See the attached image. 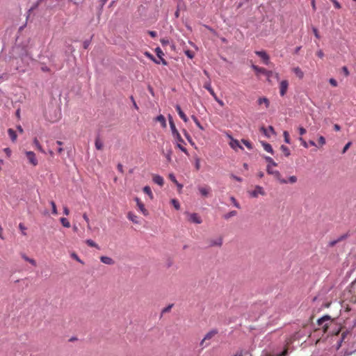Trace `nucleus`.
<instances>
[{
  "label": "nucleus",
  "instance_id": "nucleus-1",
  "mask_svg": "<svg viewBox=\"0 0 356 356\" xmlns=\"http://www.w3.org/2000/svg\"><path fill=\"white\" fill-rule=\"evenodd\" d=\"M218 330L216 329H213L208 332L203 339L201 341L200 345L202 348L207 347L209 345V343H207V341L211 339L214 336H216L218 334Z\"/></svg>",
  "mask_w": 356,
  "mask_h": 356
},
{
  "label": "nucleus",
  "instance_id": "nucleus-2",
  "mask_svg": "<svg viewBox=\"0 0 356 356\" xmlns=\"http://www.w3.org/2000/svg\"><path fill=\"white\" fill-rule=\"evenodd\" d=\"M169 124L172 131V134L175 138L177 140V141H182V138L180 134L179 133L178 130L177 129L171 116H169Z\"/></svg>",
  "mask_w": 356,
  "mask_h": 356
},
{
  "label": "nucleus",
  "instance_id": "nucleus-3",
  "mask_svg": "<svg viewBox=\"0 0 356 356\" xmlns=\"http://www.w3.org/2000/svg\"><path fill=\"white\" fill-rule=\"evenodd\" d=\"M266 170L269 175H274L280 181L281 184H287V181L286 179L281 178V175L280 172L277 170H274L271 165H268Z\"/></svg>",
  "mask_w": 356,
  "mask_h": 356
},
{
  "label": "nucleus",
  "instance_id": "nucleus-4",
  "mask_svg": "<svg viewBox=\"0 0 356 356\" xmlns=\"http://www.w3.org/2000/svg\"><path fill=\"white\" fill-rule=\"evenodd\" d=\"M27 159L29 163L33 166H36L38 164V161L36 158L35 154L32 151H26L25 152Z\"/></svg>",
  "mask_w": 356,
  "mask_h": 356
},
{
  "label": "nucleus",
  "instance_id": "nucleus-5",
  "mask_svg": "<svg viewBox=\"0 0 356 356\" xmlns=\"http://www.w3.org/2000/svg\"><path fill=\"white\" fill-rule=\"evenodd\" d=\"M289 88V82L287 80H283L280 83V94L282 97H284L287 92Z\"/></svg>",
  "mask_w": 356,
  "mask_h": 356
},
{
  "label": "nucleus",
  "instance_id": "nucleus-6",
  "mask_svg": "<svg viewBox=\"0 0 356 356\" xmlns=\"http://www.w3.org/2000/svg\"><path fill=\"white\" fill-rule=\"evenodd\" d=\"M330 316H329L327 315H325V316H323L322 318H319L318 320V325H321L322 326L324 332H327V330L328 329L327 323H325L324 324V323L325 321H330Z\"/></svg>",
  "mask_w": 356,
  "mask_h": 356
},
{
  "label": "nucleus",
  "instance_id": "nucleus-7",
  "mask_svg": "<svg viewBox=\"0 0 356 356\" xmlns=\"http://www.w3.org/2000/svg\"><path fill=\"white\" fill-rule=\"evenodd\" d=\"M259 195H265L266 193L261 186H256L254 190L250 192V195L253 197H257Z\"/></svg>",
  "mask_w": 356,
  "mask_h": 356
},
{
  "label": "nucleus",
  "instance_id": "nucleus-8",
  "mask_svg": "<svg viewBox=\"0 0 356 356\" xmlns=\"http://www.w3.org/2000/svg\"><path fill=\"white\" fill-rule=\"evenodd\" d=\"M187 215L188 216V220L191 222L196 223V224H200L202 223V220L201 218L198 216L197 213H187Z\"/></svg>",
  "mask_w": 356,
  "mask_h": 356
},
{
  "label": "nucleus",
  "instance_id": "nucleus-9",
  "mask_svg": "<svg viewBox=\"0 0 356 356\" xmlns=\"http://www.w3.org/2000/svg\"><path fill=\"white\" fill-rule=\"evenodd\" d=\"M135 201L136 202V205L138 207V210L144 215L147 216L148 211L145 209L144 204L140 201L138 197L135 198Z\"/></svg>",
  "mask_w": 356,
  "mask_h": 356
},
{
  "label": "nucleus",
  "instance_id": "nucleus-10",
  "mask_svg": "<svg viewBox=\"0 0 356 356\" xmlns=\"http://www.w3.org/2000/svg\"><path fill=\"white\" fill-rule=\"evenodd\" d=\"M255 54L259 56L264 61V63L266 65H268L269 61V56L267 54V53L264 51H256Z\"/></svg>",
  "mask_w": 356,
  "mask_h": 356
},
{
  "label": "nucleus",
  "instance_id": "nucleus-11",
  "mask_svg": "<svg viewBox=\"0 0 356 356\" xmlns=\"http://www.w3.org/2000/svg\"><path fill=\"white\" fill-rule=\"evenodd\" d=\"M198 191L202 197H206L209 195L211 192V188L208 186H200L198 187Z\"/></svg>",
  "mask_w": 356,
  "mask_h": 356
},
{
  "label": "nucleus",
  "instance_id": "nucleus-12",
  "mask_svg": "<svg viewBox=\"0 0 356 356\" xmlns=\"http://www.w3.org/2000/svg\"><path fill=\"white\" fill-rule=\"evenodd\" d=\"M152 180L155 184L159 185L160 186H163L164 184L163 178L159 175H154L152 177Z\"/></svg>",
  "mask_w": 356,
  "mask_h": 356
},
{
  "label": "nucleus",
  "instance_id": "nucleus-13",
  "mask_svg": "<svg viewBox=\"0 0 356 356\" xmlns=\"http://www.w3.org/2000/svg\"><path fill=\"white\" fill-rule=\"evenodd\" d=\"M176 111H177L179 117L185 122H187L188 121V118L186 115V114L182 111L179 105H176L175 106Z\"/></svg>",
  "mask_w": 356,
  "mask_h": 356
},
{
  "label": "nucleus",
  "instance_id": "nucleus-14",
  "mask_svg": "<svg viewBox=\"0 0 356 356\" xmlns=\"http://www.w3.org/2000/svg\"><path fill=\"white\" fill-rule=\"evenodd\" d=\"M100 261L102 263H104L105 264H108V265H113L115 263L114 260L112 258L107 257V256L100 257Z\"/></svg>",
  "mask_w": 356,
  "mask_h": 356
},
{
  "label": "nucleus",
  "instance_id": "nucleus-15",
  "mask_svg": "<svg viewBox=\"0 0 356 356\" xmlns=\"http://www.w3.org/2000/svg\"><path fill=\"white\" fill-rule=\"evenodd\" d=\"M127 218L129 220L132 221L135 224H138L139 221L138 220V216L135 215L133 212L129 211L127 213Z\"/></svg>",
  "mask_w": 356,
  "mask_h": 356
},
{
  "label": "nucleus",
  "instance_id": "nucleus-16",
  "mask_svg": "<svg viewBox=\"0 0 356 356\" xmlns=\"http://www.w3.org/2000/svg\"><path fill=\"white\" fill-rule=\"evenodd\" d=\"M257 103L259 105L264 104L265 107L268 108L270 105V102L268 98L266 97H260L257 100Z\"/></svg>",
  "mask_w": 356,
  "mask_h": 356
},
{
  "label": "nucleus",
  "instance_id": "nucleus-17",
  "mask_svg": "<svg viewBox=\"0 0 356 356\" xmlns=\"http://www.w3.org/2000/svg\"><path fill=\"white\" fill-rule=\"evenodd\" d=\"M229 145L234 149H236V147H238L241 149H243V147L241 145H240L238 140L236 139L232 138V140L229 143Z\"/></svg>",
  "mask_w": 356,
  "mask_h": 356
},
{
  "label": "nucleus",
  "instance_id": "nucleus-18",
  "mask_svg": "<svg viewBox=\"0 0 356 356\" xmlns=\"http://www.w3.org/2000/svg\"><path fill=\"white\" fill-rule=\"evenodd\" d=\"M155 120L156 122H159L161 123L162 127L163 128H165L167 124H166V121H165V117L163 115H158L156 118H155Z\"/></svg>",
  "mask_w": 356,
  "mask_h": 356
},
{
  "label": "nucleus",
  "instance_id": "nucleus-19",
  "mask_svg": "<svg viewBox=\"0 0 356 356\" xmlns=\"http://www.w3.org/2000/svg\"><path fill=\"white\" fill-rule=\"evenodd\" d=\"M204 87L209 92V93L212 95L213 97H216V94L214 92L213 89L212 88L210 82L205 83Z\"/></svg>",
  "mask_w": 356,
  "mask_h": 356
},
{
  "label": "nucleus",
  "instance_id": "nucleus-20",
  "mask_svg": "<svg viewBox=\"0 0 356 356\" xmlns=\"http://www.w3.org/2000/svg\"><path fill=\"white\" fill-rule=\"evenodd\" d=\"M261 131L264 133V134L265 136H266L267 137H269V134H268V132L270 131L272 134H275V130H274V128L272 127V126H269L268 127V129H266L265 127H261Z\"/></svg>",
  "mask_w": 356,
  "mask_h": 356
},
{
  "label": "nucleus",
  "instance_id": "nucleus-21",
  "mask_svg": "<svg viewBox=\"0 0 356 356\" xmlns=\"http://www.w3.org/2000/svg\"><path fill=\"white\" fill-rule=\"evenodd\" d=\"M252 68L255 71L256 74L258 75L259 74H263L266 72V69L263 67H260L257 65H252Z\"/></svg>",
  "mask_w": 356,
  "mask_h": 356
},
{
  "label": "nucleus",
  "instance_id": "nucleus-22",
  "mask_svg": "<svg viewBox=\"0 0 356 356\" xmlns=\"http://www.w3.org/2000/svg\"><path fill=\"white\" fill-rule=\"evenodd\" d=\"M293 72L295 73V74L299 78V79H302L303 76H304V73L301 70V69L299 67H296L295 68L293 69Z\"/></svg>",
  "mask_w": 356,
  "mask_h": 356
},
{
  "label": "nucleus",
  "instance_id": "nucleus-23",
  "mask_svg": "<svg viewBox=\"0 0 356 356\" xmlns=\"http://www.w3.org/2000/svg\"><path fill=\"white\" fill-rule=\"evenodd\" d=\"M95 147L99 150H102L103 149V147H104L103 142L101 140V139L99 137L95 139Z\"/></svg>",
  "mask_w": 356,
  "mask_h": 356
},
{
  "label": "nucleus",
  "instance_id": "nucleus-24",
  "mask_svg": "<svg viewBox=\"0 0 356 356\" xmlns=\"http://www.w3.org/2000/svg\"><path fill=\"white\" fill-rule=\"evenodd\" d=\"M262 146L266 152H268L272 154H273V149L272 148V146L269 143L262 142Z\"/></svg>",
  "mask_w": 356,
  "mask_h": 356
},
{
  "label": "nucleus",
  "instance_id": "nucleus-25",
  "mask_svg": "<svg viewBox=\"0 0 356 356\" xmlns=\"http://www.w3.org/2000/svg\"><path fill=\"white\" fill-rule=\"evenodd\" d=\"M8 134L12 141L15 142L17 140L16 132L13 129H8Z\"/></svg>",
  "mask_w": 356,
  "mask_h": 356
},
{
  "label": "nucleus",
  "instance_id": "nucleus-26",
  "mask_svg": "<svg viewBox=\"0 0 356 356\" xmlns=\"http://www.w3.org/2000/svg\"><path fill=\"white\" fill-rule=\"evenodd\" d=\"M143 192H144L145 193H146V194L149 197V198H150L151 200H152V199L154 198L153 193H152V192L151 188H150V187H149V186H145V187L143 188Z\"/></svg>",
  "mask_w": 356,
  "mask_h": 356
},
{
  "label": "nucleus",
  "instance_id": "nucleus-27",
  "mask_svg": "<svg viewBox=\"0 0 356 356\" xmlns=\"http://www.w3.org/2000/svg\"><path fill=\"white\" fill-rule=\"evenodd\" d=\"M60 221L64 227H66V228L70 227V223L66 218H61L60 219Z\"/></svg>",
  "mask_w": 356,
  "mask_h": 356
},
{
  "label": "nucleus",
  "instance_id": "nucleus-28",
  "mask_svg": "<svg viewBox=\"0 0 356 356\" xmlns=\"http://www.w3.org/2000/svg\"><path fill=\"white\" fill-rule=\"evenodd\" d=\"M222 244V239L221 238H218L217 240L216 241H213L211 242V246H221Z\"/></svg>",
  "mask_w": 356,
  "mask_h": 356
},
{
  "label": "nucleus",
  "instance_id": "nucleus-29",
  "mask_svg": "<svg viewBox=\"0 0 356 356\" xmlns=\"http://www.w3.org/2000/svg\"><path fill=\"white\" fill-rule=\"evenodd\" d=\"M33 143L34 145H35V147H37V149L40 152H42L44 153V149H42V146L40 145L38 140L35 138L34 140H33Z\"/></svg>",
  "mask_w": 356,
  "mask_h": 356
},
{
  "label": "nucleus",
  "instance_id": "nucleus-30",
  "mask_svg": "<svg viewBox=\"0 0 356 356\" xmlns=\"http://www.w3.org/2000/svg\"><path fill=\"white\" fill-rule=\"evenodd\" d=\"M280 148H281L282 152L284 153V154L286 156H289L290 155V154H291L290 150L286 146L282 145Z\"/></svg>",
  "mask_w": 356,
  "mask_h": 356
},
{
  "label": "nucleus",
  "instance_id": "nucleus-31",
  "mask_svg": "<svg viewBox=\"0 0 356 356\" xmlns=\"http://www.w3.org/2000/svg\"><path fill=\"white\" fill-rule=\"evenodd\" d=\"M178 143H177V147L181 149L183 152H184L185 154H188V151L187 149L182 146V145L181 143H184V140L182 139V141H177Z\"/></svg>",
  "mask_w": 356,
  "mask_h": 356
},
{
  "label": "nucleus",
  "instance_id": "nucleus-32",
  "mask_svg": "<svg viewBox=\"0 0 356 356\" xmlns=\"http://www.w3.org/2000/svg\"><path fill=\"white\" fill-rule=\"evenodd\" d=\"M265 160L268 163V165L271 166H277V163L270 156H266Z\"/></svg>",
  "mask_w": 356,
  "mask_h": 356
},
{
  "label": "nucleus",
  "instance_id": "nucleus-33",
  "mask_svg": "<svg viewBox=\"0 0 356 356\" xmlns=\"http://www.w3.org/2000/svg\"><path fill=\"white\" fill-rule=\"evenodd\" d=\"M237 214V212L236 211H232L224 215V218L229 219L233 216H235Z\"/></svg>",
  "mask_w": 356,
  "mask_h": 356
},
{
  "label": "nucleus",
  "instance_id": "nucleus-34",
  "mask_svg": "<svg viewBox=\"0 0 356 356\" xmlns=\"http://www.w3.org/2000/svg\"><path fill=\"white\" fill-rule=\"evenodd\" d=\"M345 237L343 236H341L340 238H339L337 240H334V241H330L329 243V246L330 247H334L337 243H339V241H341V240H343Z\"/></svg>",
  "mask_w": 356,
  "mask_h": 356
},
{
  "label": "nucleus",
  "instance_id": "nucleus-35",
  "mask_svg": "<svg viewBox=\"0 0 356 356\" xmlns=\"http://www.w3.org/2000/svg\"><path fill=\"white\" fill-rule=\"evenodd\" d=\"M274 74V72L270 70H266V72L264 73V75L267 77V80L270 82V78L273 77Z\"/></svg>",
  "mask_w": 356,
  "mask_h": 356
},
{
  "label": "nucleus",
  "instance_id": "nucleus-36",
  "mask_svg": "<svg viewBox=\"0 0 356 356\" xmlns=\"http://www.w3.org/2000/svg\"><path fill=\"white\" fill-rule=\"evenodd\" d=\"M50 204H51V209H52V213L54 215H57L58 211H57V208H56V205L55 202L54 201H51Z\"/></svg>",
  "mask_w": 356,
  "mask_h": 356
},
{
  "label": "nucleus",
  "instance_id": "nucleus-37",
  "mask_svg": "<svg viewBox=\"0 0 356 356\" xmlns=\"http://www.w3.org/2000/svg\"><path fill=\"white\" fill-rule=\"evenodd\" d=\"M83 218L85 220V221L87 223V228L88 230H90L91 229V227H90V220L87 216V214L85 213L83 214Z\"/></svg>",
  "mask_w": 356,
  "mask_h": 356
},
{
  "label": "nucleus",
  "instance_id": "nucleus-38",
  "mask_svg": "<svg viewBox=\"0 0 356 356\" xmlns=\"http://www.w3.org/2000/svg\"><path fill=\"white\" fill-rule=\"evenodd\" d=\"M241 141L248 149H252L253 148L252 145L250 141L244 139H243Z\"/></svg>",
  "mask_w": 356,
  "mask_h": 356
},
{
  "label": "nucleus",
  "instance_id": "nucleus-39",
  "mask_svg": "<svg viewBox=\"0 0 356 356\" xmlns=\"http://www.w3.org/2000/svg\"><path fill=\"white\" fill-rule=\"evenodd\" d=\"M283 135H284L285 143H286L288 144H290L291 143V140H290L289 134L288 131H284V133H283Z\"/></svg>",
  "mask_w": 356,
  "mask_h": 356
},
{
  "label": "nucleus",
  "instance_id": "nucleus-40",
  "mask_svg": "<svg viewBox=\"0 0 356 356\" xmlns=\"http://www.w3.org/2000/svg\"><path fill=\"white\" fill-rule=\"evenodd\" d=\"M171 203L177 210H179L180 209V204L178 200L172 199L171 200Z\"/></svg>",
  "mask_w": 356,
  "mask_h": 356
},
{
  "label": "nucleus",
  "instance_id": "nucleus-41",
  "mask_svg": "<svg viewBox=\"0 0 356 356\" xmlns=\"http://www.w3.org/2000/svg\"><path fill=\"white\" fill-rule=\"evenodd\" d=\"M86 243L90 247H92V248H97V243L95 241H93L92 240H91V239L86 240Z\"/></svg>",
  "mask_w": 356,
  "mask_h": 356
},
{
  "label": "nucleus",
  "instance_id": "nucleus-42",
  "mask_svg": "<svg viewBox=\"0 0 356 356\" xmlns=\"http://www.w3.org/2000/svg\"><path fill=\"white\" fill-rule=\"evenodd\" d=\"M298 179H297V177L296 176H291L289 177V179L286 180L287 181V183L289 182L291 184H294L297 181Z\"/></svg>",
  "mask_w": 356,
  "mask_h": 356
},
{
  "label": "nucleus",
  "instance_id": "nucleus-43",
  "mask_svg": "<svg viewBox=\"0 0 356 356\" xmlns=\"http://www.w3.org/2000/svg\"><path fill=\"white\" fill-rule=\"evenodd\" d=\"M71 257L74 259L76 261H77L78 262L83 264V261L79 257V256L76 254V253H72L71 254Z\"/></svg>",
  "mask_w": 356,
  "mask_h": 356
},
{
  "label": "nucleus",
  "instance_id": "nucleus-44",
  "mask_svg": "<svg viewBox=\"0 0 356 356\" xmlns=\"http://www.w3.org/2000/svg\"><path fill=\"white\" fill-rule=\"evenodd\" d=\"M230 200L236 208H240V205L234 197H231Z\"/></svg>",
  "mask_w": 356,
  "mask_h": 356
},
{
  "label": "nucleus",
  "instance_id": "nucleus-45",
  "mask_svg": "<svg viewBox=\"0 0 356 356\" xmlns=\"http://www.w3.org/2000/svg\"><path fill=\"white\" fill-rule=\"evenodd\" d=\"M169 179L173 182L175 183V184H177V180L175 177V176L174 175V174L172 173H170L168 176Z\"/></svg>",
  "mask_w": 356,
  "mask_h": 356
},
{
  "label": "nucleus",
  "instance_id": "nucleus-46",
  "mask_svg": "<svg viewBox=\"0 0 356 356\" xmlns=\"http://www.w3.org/2000/svg\"><path fill=\"white\" fill-rule=\"evenodd\" d=\"M318 143L321 145V146H323L325 144V138L321 136L319 138H318Z\"/></svg>",
  "mask_w": 356,
  "mask_h": 356
},
{
  "label": "nucleus",
  "instance_id": "nucleus-47",
  "mask_svg": "<svg viewBox=\"0 0 356 356\" xmlns=\"http://www.w3.org/2000/svg\"><path fill=\"white\" fill-rule=\"evenodd\" d=\"M155 51L158 57L161 58L162 56L163 55L162 50L159 47H157Z\"/></svg>",
  "mask_w": 356,
  "mask_h": 356
},
{
  "label": "nucleus",
  "instance_id": "nucleus-48",
  "mask_svg": "<svg viewBox=\"0 0 356 356\" xmlns=\"http://www.w3.org/2000/svg\"><path fill=\"white\" fill-rule=\"evenodd\" d=\"M352 143L351 142H348L345 146L342 149V154H344L346 152V151L348 149V148L350 147Z\"/></svg>",
  "mask_w": 356,
  "mask_h": 356
},
{
  "label": "nucleus",
  "instance_id": "nucleus-49",
  "mask_svg": "<svg viewBox=\"0 0 356 356\" xmlns=\"http://www.w3.org/2000/svg\"><path fill=\"white\" fill-rule=\"evenodd\" d=\"M19 228L22 230L23 235H24V236L26 235V233L25 232L26 227H24V225L22 223H19Z\"/></svg>",
  "mask_w": 356,
  "mask_h": 356
},
{
  "label": "nucleus",
  "instance_id": "nucleus-50",
  "mask_svg": "<svg viewBox=\"0 0 356 356\" xmlns=\"http://www.w3.org/2000/svg\"><path fill=\"white\" fill-rule=\"evenodd\" d=\"M329 82L332 86H334V87L337 86V81L334 79H333V78L330 79Z\"/></svg>",
  "mask_w": 356,
  "mask_h": 356
},
{
  "label": "nucleus",
  "instance_id": "nucleus-51",
  "mask_svg": "<svg viewBox=\"0 0 356 356\" xmlns=\"http://www.w3.org/2000/svg\"><path fill=\"white\" fill-rule=\"evenodd\" d=\"M312 30H313V32H314V34L315 37L316 38L319 39L320 38V35L318 33V29L316 28H315V27H313Z\"/></svg>",
  "mask_w": 356,
  "mask_h": 356
},
{
  "label": "nucleus",
  "instance_id": "nucleus-52",
  "mask_svg": "<svg viewBox=\"0 0 356 356\" xmlns=\"http://www.w3.org/2000/svg\"><path fill=\"white\" fill-rule=\"evenodd\" d=\"M331 1L333 2L334 6L336 8H337V9L341 8V5L337 0H331Z\"/></svg>",
  "mask_w": 356,
  "mask_h": 356
},
{
  "label": "nucleus",
  "instance_id": "nucleus-53",
  "mask_svg": "<svg viewBox=\"0 0 356 356\" xmlns=\"http://www.w3.org/2000/svg\"><path fill=\"white\" fill-rule=\"evenodd\" d=\"M186 55L190 58H193L194 57V54L193 52H191V51L188 50L185 52Z\"/></svg>",
  "mask_w": 356,
  "mask_h": 356
},
{
  "label": "nucleus",
  "instance_id": "nucleus-54",
  "mask_svg": "<svg viewBox=\"0 0 356 356\" xmlns=\"http://www.w3.org/2000/svg\"><path fill=\"white\" fill-rule=\"evenodd\" d=\"M342 71L343 72L345 76H348L349 75V71H348L347 67L343 66L342 67Z\"/></svg>",
  "mask_w": 356,
  "mask_h": 356
},
{
  "label": "nucleus",
  "instance_id": "nucleus-55",
  "mask_svg": "<svg viewBox=\"0 0 356 356\" xmlns=\"http://www.w3.org/2000/svg\"><path fill=\"white\" fill-rule=\"evenodd\" d=\"M299 134L300 135L302 136L306 133V129L302 127H299Z\"/></svg>",
  "mask_w": 356,
  "mask_h": 356
},
{
  "label": "nucleus",
  "instance_id": "nucleus-56",
  "mask_svg": "<svg viewBox=\"0 0 356 356\" xmlns=\"http://www.w3.org/2000/svg\"><path fill=\"white\" fill-rule=\"evenodd\" d=\"M299 140L301 141V144L303 147H305V148H307L308 147V145L306 141H305L302 138H300Z\"/></svg>",
  "mask_w": 356,
  "mask_h": 356
},
{
  "label": "nucleus",
  "instance_id": "nucleus-57",
  "mask_svg": "<svg viewBox=\"0 0 356 356\" xmlns=\"http://www.w3.org/2000/svg\"><path fill=\"white\" fill-rule=\"evenodd\" d=\"M184 134L186 136V139L189 142H191V137L190 136V135L188 134V132L186 130H184Z\"/></svg>",
  "mask_w": 356,
  "mask_h": 356
},
{
  "label": "nucleus",
  "instance_id": "nucleus-58",
  "mask_svg": "<svg viewBox=\"0 0 356 356\" xmlns=\"http://www.w3.org/2000/svg\"><path fill=\"white\" fill-rule=\"evenodd\" d=\"M213 98L219 104L220 106H224V102L222 100L219 99L218 98L217 95L216 96V97H213Z\"/></svg>",
  "mask_w": 356,
  "mask_h": 356
},
{
  "label": "nucleus",
  "instance_id": "nucleus-59",
  "mask_svg": "<svg viewBox=\"0 0 356 356\" xmlns=\"http://www.w3.org/2000/svg\"><path fill=\"white\" fill-rule=\"evenodd\" d=\"M63 213L66 216L70 214V210L66 206L63 207Z\"/></svg>",
  "mask_w": 356,
  "mask_h": 356
},
{
  "label": "nucleus",
  "instance_id": "nucleus-60",
  "mask_svg": "<svg viewBox=\"0 0 356 356\" xmlns=\"http://www.w3.org/2000/svg\"><path fill=\"white\" fill-rule=\"evenodd\" d=\"M131 100L133 102V105H134V107L136 109V110H138V106L137 105V104L136 103L135 100H134V98L133 96H131Z\"/></svg>",
  "mask_w": 356,
  "mask_h": 356
},
{
  "label": "nucleus",
  "instance_id": "nucleus-61",
  "mask_svg": "<svg viewBox=\"0 0 356 356\" xmlns=\"http://www.w3.org/2000/svg\"><path fill=\"white\" fill-rule=\"evenodd\" d=\"M316 55H317L319 58H323V56H324V53L323 52V51H322V50H321V49H320V50H318V51L316 52Z\"/></svg>",
  "mask_w": 356,
  "mask_h": 356
},
{
  "label": "nucleus",
  "instance_id": "nucleus-62",
  "mask_svg": "<svg viewBox=\"0 0 356 356\" xmlns=\"http://www.w3.org/2000/svg\"><path fill=\"white\" fill-rule=\"evenodd\" d=\"M148 33L152 38H155L157 35L156 32L154 31H149Z\"/></svg>",
  "mask_w": 356,
  "mask_h": 356
},
{
  "label": "nucleus",
  "instance_id": "nucleus-63",
  "mask_svg": "<svg viewBox=\"0 0 356 356\" xmlns=\"http://www.w3.org/2000/svg\"><path fill=\"white\" fill-rule=\"evenodd\" d=\"M171 151H170L168 154H166L165 157L168 161H171Z\"/></svg>",
  "mask_w": 356,
  "mask_h": 356
},
{
  "label": "nucleus",
  "instance_id": "nucleus-64",
  "mask_svg": "<svg viewBox=\"0 0 356 356\" xmlns=\"http://www.w3.org/2000/svg\"><path fill=\"white\" fill-rule=\"evenodd\" d=\"M234 356H243V350L236 352Z\"/></svg>",
  "mask_w": 356,
  "mask_h": 356
}]
</instances>
